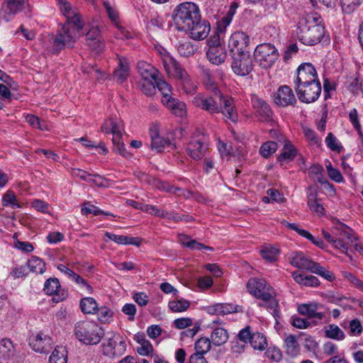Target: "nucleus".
<instances>
[{
    "label": "nucleus",
    "instance_id": "nucleus-1",
    "mask_svg": "<svg viewBox=\"0 0 363 363\" xmlns=\"http://www.w3.org/2000/svg\"><path fill=\"white\" fill-rule=\"evenodd\" d=\"M325 34V27L320 16L317 13H307L300 18L296 26V35L298 40L306 45L319 43Z\"/></svg>",
    "mask_w": 363,
    "mask_h": 363
},
{
    "label": "nucleus",
    "instance_id": "nucleus-2",
    "mask_svg": "<svg viewBox=\"0 0 363 363\" xmlns=\"http://www.w3.org/2000/svg\"><path fill=\"white\" fill-rule=\"evenodd\" d=\"M67 23L57 30V35L52 38L53 54H58L66 47H71L76 38L80 36L82 25L76 11L67 16Z\"/></svg>",
    "mask_w": 363,
    "mask_h": 363
},
{
    "label": "nucleus",
    "instance_id": "nucleus-3",
    "mask_svg": "<svg viewBox=\"0 0 363 363\" xmlns=\"http://www.w3.org/2000/svg\"><path fill=\"white\" fill-rule=\"evenodd\" d=\"M172 19L178 30L185 31L201 20L200 10L193 2H184L174 9Z\"/></svg>",
    "mask_w": 363,
    "mask_h": 363
},
{
    "label": "nucleus",
    "instance_id": "nucleus-4",
    "mask_svg": "<svg viewBox=\"0 0 363 363\" xmlns=\"http://www.w3.org/2000/svg\"><path fill=\"white\" fill-rule=\"evenodd\" d=\"M74 334L79 341L87 345H94L100 342L104 336V331L94 321L81 320L76 323Z\"/></svg>",
    "mask_w": 363,
    "mask_h": 363
},
{
    "label": "nucleus",
    "instance_id": "nucleus-5",
    "mask_svg": "<svg viewBox=\"0 0 363 363\" xmlns=\"http://www.w3.org/2000/svg\"><path fill=\"white\" fill-rule=\"evenodd\" d=\"M163 67L169 76L180 80L185 93L193 94L196 90V85L186 71L174 58L167 56L162 59Z\"/></svg>",
    "mask_w": 363,
    "mask_h": 363
},
{
    "label": "nucleus",
    "instance_id": "nucleus-6",
    "mask_svg": "<svg viewBox=\"0 0 363 363\" xmlns=\"http://www.w3.org/2000/svg\"><path fill=\"white\" fill-rule=\"evenodd\" d=\"M255 59L263 68H269L274 65L279 54L278 50L270 43H263L257 46L254 52Z\"/></svg>",
    "mask_w": 363,
    "mask_h": 363
},
{
    "label": "nucleus",
    "instance_id": "nucleus-7",
    "mask_svg": "<svg viewBox=\"0 0 363 363\" xmlns=\"http://www.w3.org/2000/svg\"><path fill=\"white\" fill-rule=\"evenodd\" d=\"M103 354L114 358L121 356L126 350V344L119 334H113L106 338L101 345Z\"/></svg>",
    "mask_w": 363,
    "mask_h": 363
},
{
    "label": "nucleus",
    "instance_id": "nucleus-8",
    "mask_svg": "<svg viewBox=\"0 0 363 363\" xmlns=\"http://www.w3.org/2000/svg\"><path fill=\"white\" fill-rule=\"evenodd\" d=\"M298 99L305 104H310L315 101L321 93L320 82L316 81L310 84L299 85L294 87Z\"/></svg>",
    "mask_w": 363,
    "mask_h": 363
},
{
    "label": "nucleus",
    "instance_id": "nucleus-9",
    "mask_svg": "<svg viewBox=\"0 0 363 363\" xmlns=\"http://www.w3.org/2000/svg\"><path fill=\"white\" fill-rule=\"evenodd\" d=\"M247 289L250 294L262 301H269L274 294L272 288L262 279H249Z\"/></svg>",
    "mask_w": 363,
    "mask_h": 363
},
{
    "label": "nucleus",
    "instance_id": "nucleus-10",
    "mask_svg": "<svg viewBox=\"0 0 363 363\" xmlns=\"http://www.w3.org/2000/svg\"><path fill=\"white\" fill-rule=\"evenodd\" d=\"M232 58L231 67L233 72L239 76H246L253 69L252 57L250 52L230 56Z\"/></svg>",
    "mask_w": 363,
    "mask_h": 363
},
{
    "label": "nucleus",
    "instance_id": "nucleus-11",
    "mask_svg": "<svg viewBox=\"0 0 363 363\" xmlns=\"http://www.w3.org/2000/svg\"><path fill=\"white\" fill-rule=\"evenodd\" d=\"M250 38L241 31L235 32L228 40V50L230 56L250 52Z\"/></svg>",
    "mask_w": 363,
    "mask_h": 363
},
{
    "label": "nucleus",
    "instance_id": "nucleus-12",
    "mask_svg": "<svg viewBox=\"0 0 363 363\" xmlns=\"http://www.w3.org/2000/svg\"><path fill=\"white\" fill-rule=\"evenodd\" d=\"M318 80L315 67L311 63L304 62L300 65L296 69V77L294 82V87Z\"/></svg>",
    "mask_w": 363,
    "mask_h": 363
},
{
    "label": "nucleus",
    "instance_id": "nucleus-13",
    "mask_svg": "<svg viewBox=\"0 0 363 363\" xmlns=\"http://www.w3.org/2000/svg\"><path fill=\"white\" fill-rule=\"evenodd\" d=\"M238 339L244 343L250 341L251 346L256 350H263L267 347L266 338L261 334H251L250 327L247 326L238 334Z\"/></svg>",
    "mask_w": 363,
    "mask_h": 363
},
{
    "label": "nucleus",
    "instance_id": "nucleus-14",
    "mask_svg": "<svg viewBox=\"0 0 363 363\" xmlns=\"http://www.w3.org/2000/svg\"><path fill=\"white\" fill-rule=\"evenodd\" d=\"M43 291L45 294L53 296L52 301L59 303L65 300L68 293L65 289H60V284L57 278H49L44 284Z\"/></svg>",
    "mask_w": 363,
    "mask_h": 363
},
{
    "label": "nucleus",
    "instance_id": "nucleus-15",
    "mask_svg": "<svg viewBox=\"0 0 363 363\" xmlns=\"http://www.w3.org/2000/svg\"><path fill=\"white\" fill-rule=\"evenodd\" d=\"M274 100L277 105L281 107L294 106L297 103L293 90L287 85H282L279 87L274 94Z\"/></svg>",
    "mask_w": 363,
    "mask_h": 363
},
{
    "label": "nucleus",
    "instance_id": "nucleus-16",
    "mask_svg": "<svg viewBox=\"0 0 363 363\" xmlns=\"http://www.w3.org/2000/svg\"><path fill=\"white\" fill-rule=\"evenodd\" d=\"M28 3V0H6L0 11V16L6 21H10V16L21 11Z\"/></svg>",
    "mask_w": 363,
    "mask_h": 363
},
{
    "label": "nucleus",
    "instance_id": "nucleus-17",
    "mask_svg": "<svg viewBox=\"0 0 363 363\" xmlns=\"http://www.w3.org/2000/svg\"><path fill=\"white\" fill-rule=\"evenodd\" d=\"M52 340L48 335L41 333L29 337V345L37 352L47 353L51 349Z\"/></svg>",
    "mask_w": 363,
    "mask_h": 363
},
{
    "label": "nucleus",
    "instance_id": "nucleus-18",
    "mask_svg": "<svg viewBox=\"0 0 363 363\" xmlns=\"http://www.w3.org/2000/svg\"><path fill=\"white\" fill-rule=\"evenodd\" d=\"M194 105L211 114L218 113L221 108L216 98L208 96H198L194 99Z\"/></svg>",
    "mask_w": 363,
    "mask_h": 363
},
{
    "label": "nucleus",
    "instance_id": "nucleus-19",
    "mask_svg": "<svg viewBox=\"0 0 363 363\" xmlns=\"http://www.w3.org/2000/svg\"><path fill=\"white\" fill-rule=\"evenodd\" d=\"M150 136L151 138L150 147L157 152H162L165 147L169 148V150H174L176 147L175 144L170 139H165L160 135L156 127L150 129Z\"/></svg>",
    "mask_w": 363,
    "mask_h": 363
},
{
    "label": "nucleus",
    "instance_id": "nucleus-20",
    "mask_svg": "<svg viewBox=\"0 0 363 363\" xmlns=\"http://www.w3.org/2000/svg\"><path fill=\"white\" fill-rule=\"evenodd\" d=\"M251 101L252 108L256 111L259 121L268 122L272 119L273 112L264 100L253 95Z\"/></svg>",
    "mask_w": 363,
    "mask_h": 363
},
{
    "label": "nucleus",
    "instance_id": "nucleus-21",
    "mask_svg": "<svg viewBox=\"0 0 363 363\" xmlns=\"http://www.w3.org/2000/svg\"><path fill=\"white\" fill-rule=\"evenodd\" d=\"M87 45L96 52H101L104 48V41L101 39L100 30L98 26H92L86 33Z\"/></svg>",
    "mask_w": 363,
    "mask_h": 363
},
{
    "label": "nucleus",
    "instance_id": "nucleus-22",
    "mask_svg": "<svg viewBox=\"0 0 363 363\" xmlns=\"http://www.w3.org/2000/svg\"><path fill=\"white\" fill-rule=\"evenodd\" d=\"M323 307V306L316 303H302L298 306V312L309 318L321 320L325 317V314L323 312L318 311Z\"/></svg>",
    "mask_w": 363,
    "mask_h": 363
},
{
    "label": "nucleus",
    "instance_id": "nucleus-23",
    "mask_svg": "<svg viewBox=\"0 0 363 363\" xmlns=\"http://www.w3.org/2000/svg\"><path fill=\"white\" fill-rule=\"evenodd\" d=\"M137 68L140 75L147 82H155L159 76H161L155 67L145 61L138 62Z\"/></svg>",
    "mask_w": 363,
    "mask_h": 363
},
{
    "label": "nucleus",
    "instance_id": "nucleus-24",
    "mask_svg": "<svg viewBox=\"0 0 363 363\" xmlns=\"http://www.w3.org/2000/svg\"><path fill=\"white\" fill-rule=\"evenodd\" d=\"M211 26L208 23L201 20L190 26L189 29L185 32H189L191 38L194 40H202L206 38L210 32Z\"/></svg>",
    "mask_w": 363,
    "mask_h": 363
},
{
    "label": "nucleus",
    "instance_id": "nucleus-25",
    "mask_svg": "<svg viewBox=\"0 0 363 363\" xmlns=\"http://www.w3.org/2000/svg\"><path fill=\"white\" fill-rule=\"evenodd\" d=\"M289 263L298 269L311 272L315 262L308 259L302 252H296L291 255Z\"/></svg>",
    "mask_w": 363,
    "mask_h": 363
},
{
    "label": "nucleus",
    "instance_id": "nucleus-26",
    "mask_svg": "<svg viewBox=\"0 0 363 363\" xmlns=\"http://www.w3.org/2000/svg\"><path fill=\"white\" fill-rule=\"evenodd\" d=\"M219 106H220L221 108L220 113H222L226 118L230 120L233 123H236L238 121V115L235 110L233 99L231 97L226 96L221 102H219Z\"/></svg>",
    "mask_w": 363,
    "mask_h": 363
},
{
    "label": "nucleus",
    "instance_id": "nucleus-27",
    "mask_svg": "<svg viewBox=\"0 0 363 363\" xmlns=\"http://www.w3.org/2000/svg\"><path fill=\"white\" fill-rule=\"evenodd\" d=\"M207 150L206 145L199 140H191L186 147L189 155L194 160H201Z\"/></svg>",
    "mask_w": 363,
    "mask_h": 363
},
{
    "label": "nucleus",
    "instance_id": "nucleus-28",
    "mask_svg": "<svg viewBox=\"0 0 363 363\" xmlns=\"http://www.w3.org/2000/svg\"><path fill=\"white\" fill-rule=\"evenodd\" d=\"M206 57L212 64L219 65L225 62L226 52L223 46L213 47L208 49Z\"/></svg>",
    "mask_w": 363,
    "mask_h": 363
},
{
    "label": "nucleus",
    "instance_id": "nucleus-29",
    "mask_svg": "<svg viewBox=\"0 0 363 363\" xmlns=\"http://www.w3.org/2000/svg\"><path fill=\"white\" fill-rule=\"evenodd\" d=\"M129 76V66L126 60L120 59L118 67L113 73L114 79L119 83L125 82Z\"/></svg>",
    "mask_w": 363,
    "mask_h": 363
},
{
    "label": "nucleus",
    "instance_id": "nucleus-30",
    "mask_svg": "<svg viewBox=\"0 0 363 363\" xmlns=\"http://www.w3.org/2000/svg\"><path fill=\"white\" fill-rule=\"evenodd\" d=\"M15 354V348L9 339H3L0 342V359L7 360Z\"/></svg>",
    "mask_w": 363,
    "mask_h": 363
},
{
    "label": "nucleus",
    "instance_id": "nucleus-31",
    "mask_svg": "<svg viewBox=\"0 0 363 363\" xmlns=\"http://www.w3.org/2000/svg\"><path fill=\"white\" fill-rule=\"evenodd\" d=\"M228 339L227 330L223 328H217L213 330L211 335V342L216 346H220L225 344Z\"/></svg>",
    "mask_w": 363,
    "mask_h": 363
},
{
    "label": "nucleus",
    "instance_id": "nucleus-32",
    "mask_svg": "<svg viewBox=\"0 0 363 363\" xmlns=\"http://www.w3.org/2000/svg\"><path fill=\"white\" fill-rule=\"evenodd\" d=\"M297 155V150L291 144L289 141H286L284 145L283 150L278 157L279 162L293 160Z\"/></svg>",
    "mask_w": 363,
    "mask_h": 363
},
{
    "label": "nucleus",
    "instance_id": "nucleus-33",
    "mask_svg": "<svg viewBox=\"0 0 363 363\" xmlns=\"http://www.w3.org/2000/svg\"><path fill=\"white\" fill-rule=\"evenodd\" d=\"M346 84L348 90L354 95H358L359 92H362L363 94V80L358 75L348 77Z\"/></svg>",
    "mask_w": 363,
    "mask_h": 363
},
{
    "label": "nucleus",
    "instance_id": "nucleus-34",
    "mask_svg": "<svg viewBox=\"0 0 363 363\" xmlns=\"http://www.w3.org/2000/svg\"><path fill=\"white\" fill-rule=\"evenodd\" d=\"M259 307L267 308L277 320L280 318V311L278 310L279 303L272 294V297L269 301H263L258 303Z\"/></svg>",
    "mask_w": 363,
    "mask_h": 363
},
{
    "label": "nucleus",
    "instance_id": "nucleus-35",
    "mask_svg": "<svg viewBox=\"0 0 363 363\" xmlns=\"http://www.w3.org/2000/svg\"><path fill=\"white\" fill-rule=\"evenodd\" d=\"M80 308L84 313L94 314L96 313L98 304L92 297H85L80 301Z\"/></svg>",
    "mask_w": 363,
    "mask_h": 363
},
{
    "label": "nucleus",
    "instance_id": "nucleus-36",
    "mask_svg": "<svg viewBox=\"0 0 363 363\" xmlns=\"http://www.w3.org/2000/svg\"><path fill=\"white\" fill-rule=\"evenodd\" d=\"M286 352L291 357L296 356L299 352V345L295 335H289L284 340Z\"/></svg>",
    "mask_w": 363,
    "mask_h": 363
},
{
    "label": "nucleus",
    "instance_id": "nucleus-37",
    "mask_svg": "<svg viewBox=\"0 0 363 363\" xmlns=\"http://www.w3.org/2000/svg\"><path fill=\"white\" fill-rule=\"evenodd\" d=\"M26 265L30 272L36 274H43L46 269L45 263L37 257H33L28 259Z\"/></svg>",
    "mask_w": 363,
    "mask_h": 363
},
{
    "label": "nucleus",
    "instance_id": "nucleus-38",
    "mask_svg": "<svg viewBox=\"0 0 363 363\" xmlns=\"http://www.w3.org/2000/svg\"><path fill=\"white\" fill-rule=\"evenodd\" d=\"M50 363H67V352L65 347L57 346L49 359Z\"/></svg>",
    "mask_w": 363,
    "mask_h": 363
},
{
    "label": "nucleus",
    "instance_id": "nucleus-39",
    "mask_svg": "<svg viewBox=\"0 0 363 363\" xmlns=\"http://www.w3.org/2000/svg\"><path fill=\"white\" fill-rule=\"evenodd\" d=\"M197 49L198 46L189 41L180 42L177 48L179 55L184 57L192 56Z\"/></svg>",
    "mask_w": 363,
    "mask_h": 363
},
{
    "label": "nucleus",
    "instance_id": "nucleus-40",
    "mask_svg": "<svg viewBox=\"0 0 363 363\" xmlns=\"http://www.w3.org/2000/svg\"><path fill=\"white\" fill-rule=\"evenodd\" d=\"M167 108L172 110L174 114L182 116L184 113L185 104L173 97H169L167 100L163 102Z\"/></svg>",
    "mask_w": 363,
    "mask_h": 363
},
{
    "label": "nucleus",
    "instance_id": "nucleus-41",
    "mask_svg": "<svg viewBox=\"0 0 363 363\" xmlns=\"http://www.w3.org/2000/svg\"><path fill=\"white\" fill-rule=\"evenodd\" d=\"M211 340L208 337H201L198 339L194 345L196 352L193 354L203 356L211 350Z\"/></svg>",
    "mask_w": 363,
    "mask_h": 363
},
{
    "label": "nucleus",
    "instance_id": "nucleus-42",
    "mask_svg": "<svg viewBox=\"0 0 363 363\" xmlns=\"http://www.w3.org/2000/svg\"><path fill=\"white\" fill-rule=\"evenodd\" d=\"M160 77L161 76H159L154 82L155 88L157 87L158 90L162 93L163 96L162 102H164V101L167 100L169 97H172L170 95L172 89L171 86Z\"/></svg>",
    "mask_w": 363,
    "mask_h": 363
},
{
    "label": "nucleus",
    "instance_id": "nucleus-43",
    "mask_svg": "<svg viewBox=\"0 0 363 363\" xmlns=\"http://www.w3.org/2000/svg\"><path fill=\"white\" fill-rule=\"evenodd\" d=\"M82 215L87 216L88 214H93L94 216L104 215L115 217L113 214L108 211H104L97 206L91 204L90 203H85L81 209Z\"/></svg>",
    "mask_w": 363,
    "mask_h": 363
},
{
    "label": "nucleus",
    "instance_id": "nucleus-44",
    "mask_svg": "<svg viewBox=\"0 0 363 363\" xmlns=\"http://www.w3.org/2000/svg\"><path fill=\"white\" fill-rule=\"evenodd\" d=\"M325 334V337L337 340H342L345 337L344 332L337 325L334 324L328 325Z\"/></svg>",
    "mask_w": 363,
    "mask_h": 363
},
{
    "label": "nucleus",
    "instance_id": "nucleus-45",
    "mask_svg": "<svg viewBox=\"0 0 363 363\" xmlns=\"http://www.w3.org/2000/svg\"><path fill=\"white\" fill-rule=\"evenodd\" d=\"M311 272L316 274L329 281H333L335 278L331 272L328 271L325 267L320 266L319 263L315 262L311 270Z\"/></svg>",
    "mask_w": 363,
    "mask_h": 363
},
{
    "label": "nucleus",
    "instance_id": "nucleus-46",
    "mask_svg": "<svg viewBox=\"0 0 363 363\" xmlns=\"http://www.w3.org/2000/svg\"><path fill=\"white\" fill-rule=\"evenodd\" d=\"M279 252V250L274 247H266L260 251L262 258L269 262H275Z\"/></svg>",
    "mask_w": 363,
    "mask_h": 363
},
{
    "label": "nucleus",
    "instance_id": "nucleus-47",
    "mask_svg": "<svg viewBox=\"0 0 363 363\" xmlns=\"http://www.w3.org/2000/svg\"><path fill=\"white\" fill-rule=\"evenodd\" d=\"M2 205L4 206H10L12 208H21L18 203L15 194L13 191L9 190L2 197Z\"/></svg>",
    "mask_w": 363,
    "mask_h": 363
},
{
    "label": "nucleus",
    "instance_id": "nucleus-48",
    "mask_svg": "<svg viewBox=\"0 0 363 363\" xmlns=\"http://www.w3.org/2000/svg\"><path fill=\"white\" fill-rule=\"evenodd\" d=\"M335 230L337 231L335 235L342 236L350 240L351 242H353L354 240H357V238L352 235V230L342 223H339L335 228ZM333 233L335 234V233Z\"/></svg>",
    "mask_w": 363,
    "mask_h": 363
},
{
    "label": "nucleus",
    "instance_id": "nucleus-49",
    "mask_svg": "<svg viewBox=\"0 0 363 363\" xmlns=\"http://www.w3.org/2000/svg\"><path fill=\"white\" fill-rule=\"evenodd\" d=\"M190 306L189 301L184 299L177 301H171L168 303V306L173 312H183L186 311Z\"/></svg>",
    "mask_w": 363,
    "mask_h": 363
},
{
    "label": "nucleus",
    "instance_id": "nucleus-50",
    "mask_svg": "<svg viewBox=\"0 0 363 363\" xmlns=\"http://www.w3.org/2000/svg\"><path fill=\"white\" fill-rule=\"evenodd\" d=\"M278 148L277 143L274 141H267L263 143L259 148V153L262 156L267 158L271 154L276 152Z\"/></svg>",
    "mask_w": 363,
    "mask_h": 363
},
{
    "label": "nucleus",
    "instance_id": "nucleus-51",
    "mask_svg": "<svg viewBox=\"0 0 363 363\" xmlns=\"http://www.w3.org/2000/svg\"><path fill=\"white\" fill-rule=\"evenodd\" d=\"M363 2V0H340L343 12L350 13Z\"/></svg>",
    "mask_w": 363,
    "mask_h": 363
},
{
    "label": "nucleus",
    "instance_id": "nucleus-52",
    "mask_svg": "<svg viewBox=\"0 0 363 363\" xmlns=\"http://www.w3.org/2000/svg\"><path fill=\"white\" fill-rule=\"evenodd\" d=\"M98 319L101 323L108 322L113 317V313L106 306L97 308Z\"/></svg>",
    "mask_w": 363,
    "mask_h": 363
},
{
    "label": "nucleus",
    "instance_id": "nucleus-53",
    "mask_svg": "<svg viewBox=\"0 0 363 363\" xmlns=\"http://www.w3.org/2000/svg\"><path fill=\"white\" fill-rule=\"evenodd\" d=\"M121 138L118 137V140H116L115 138H113V151L125 157H129L130 154L125 150L124 143L121 141Z\"/></svg>",
    "mask_w": 363,
    "mask_h": 363
},
{
    "label": "nucleus",
    "instance_id": "nucleus-54",
    "mask_svg": "<svg viewBox=\"0 0 363 363\" xmlns=\"http://www.w3.org/2000/svg\"><path fill=\"white\" fill-rule=\"evenodd\" d=\"M299 49L296 43H291L286 47L284 55H283V60L285 63H288V62L291 59V57L298 53Z\"/></svg>",
    "mask_w": 363,
    "mask_h": 363
},
{
    "label": "nucleus",
    "instance_id": "nucleus-55",
    "mask_svg": "<svg viewBox=\"0 0 363 363\" xmlns=\"http://www.w3.org/2000/svg\"><path fill=\"white\" fill-rule=\"evenodd\" d=\"M223 30L220 27L218 28L217 31L207 40V45L208 48H211L213 47H221L222 44L220 42V33H223Z\"/></svg>",
    "mask_w": 363,
    "mask_h": 363
},
{
    "label": "nucleus",
    "instance_id": "nucleus-56",
    "mask_svg": "<svg viewBox=\"0 0 363 363\" xmlns=\"http://www.w3.org/2000/svg\"><path fill=\"white\" fill-rule=\"evenodd\" d=\"M325 143L327 146L333 151L340 152L342 149V147L337 143V138L332 133H329L328 134L325 138Z\"/></svg>",
    "mask_w": 363,
    "mask_h": 363
},
{
    "label": "nucleus",
    "instance_id": "nucleus-57",
    "mask_svg": "<svg viewBox=\"0 0 363 363\" xmlns=\"http://www.w3.org/2000/svg\"><path fill=\"white\" fill-rule=\"evenodd\" d=\"M58 5L63 15L67 18L75 11L72 5L66 0H58Z\"/></svg>",
    "mask_w": 363,
    "mask_h": 363
},
{
    "label": "nucleus",
    "instance_id": "nucleus-58",
    "mask_svg": "<svg viewBox=\"0 0 363 363\" xmlns=\"http://www.w3.org/2000/svg\"><path fill=\"white\" fill-rule=\"evenodd\" d=\"M103 5L108 15V18L113 22H116L118 18V11L113 6H111V4L108 1H104L103 3Z\"/></svg>",
    "mask_w": 363,
    "mask_h": 363
},
{
    "label": "nucleus",
    "instance_id": "nucleus-59",
    "mask_svg": "<svg viewBox=\"0 0 363 363\" xmlns=\"http://www.w3.org/2000/svg\"><path fill=\"white\" fill-rule=\"evenodd\" d=\"M111 126V133L113 134V138H115V140H118V137H122V132L123 131L122 122L113 118V124Z\"/></svg>",
    "mask_w": 363,
    "mask_h": 363
},
{
    "label": "nucleus",
    "instance_id": "nucleus-60",
    "mask_svg": "<svg viewBox=\"0 0 363 363\" xmlns=\"http://www.w3.org/2000/svg\"><path fill=\"white\" fill-rule=\"evenodd\" d=\"M326 168L328 170V176L331 179L334 180L336 182H340L342 181L343 177L341 175L340 172L337 169L333 168L332 167L331 163L327 165Z\"/></svg>",
    "mask_w": 363,
    "mask_h": 363
},
{
    "label": "nucleus",
    "instance_id": "nucleus-61",
    "mask_svg": "<svg viewBox=\"0 0 363 363\" xmlns=\"http://www.w3.org/2000/svg\"><path fill=\"white\" fill-rule=\"evenodd\" d=\"M121 311L124 314L128 315L129 320H134L136 313V307L133 303H125Z\"/></svg>",
    "mask_w": 363,
    "mask_h": 363
},
{
    "label": "nucleus",
    "instance_id": "nucleus-62",
    "mask_svg": "<svg viewBox=\"0 0 363 363\" xmlns=\"http://www.w3.org/2000/svg\"><path fill=\"white\" fill-rule=\"evenodd\" d=\"M349 119L355 130L362 128L359 121L358 112L356 108H352L349 113Z\"/></svg>",
    "mask_w": 363,
    "mask_h": 363
},
{
    "label": "nucleus",
    "instance_id": "nucleus-63",
    "mask_svg": "<svg viewBox=\"0 0 363 363\" xmlns=\"http://www.w3.org/2000/svg\"><path fill=\"white\" fill-rule=\"evenodd\" d=\"M350 329L352 335H359L362 333L361 322L357 319H353L350 322Z\"/></svg>",
    "mask_w": 363,
    "mask_h": 363
},
{
    "label": "nucleus",
    "instance_id": "nucleus-64",
    "mask_svg": "<svg viewBox=\"0 0 363 363\" xmlns=\"http://www.w3.org/2000/svg\"><path fill=\"white\" fill-rule=\"evenodd\" d=\"M28 273L27 265H21L13 268L11 272L14 278H22L26 277Z\"/></svg>",
    "mask_w": 363,
    "mask_h": 363
}]
</instances>
